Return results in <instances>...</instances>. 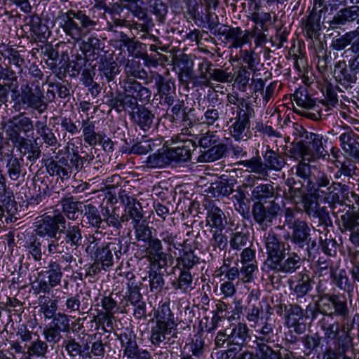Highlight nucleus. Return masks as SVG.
Masks as SVG:
<instances>
[{
    "mask_svg": "<svg viewBox=\"0 0 359 359\" xmlns=\"http://www.w3.org/2000/svg\"><path fill=\"white\" fill-rule=\"evenodd\" d=\"M32 120L24 114L13 116L3 124V130L8 140L28 159L36 161L40 156V150L28 138L34 133Z\"/></svg>",
    "mask_w": 359,
    "mask_h": 359,
    "instance_id": "obj_1",
    "label": "nucleus"
},
{
    "mask_svg": "<svg viewBox=\"0 0 359 359\" xmlns=\"http://www.w3.org/2000/svg\"><path fill=\"white\" fill-rule=\"evenodd\" d=\"M60 27L64 32L73 39L76 41L82 38V28L90 29L96 23L91 20L88 16L81 11L74 12L69 11L62 13L59 17Z\"/></svg>",
    "mask_w": 359,
    "mask_h": 359,
    "instance_id": "obj_2",
    "label": "nucleus"
},
{
    "mask_svg": "<svg viewBox=\"0 0 359 359\" xmlns=\"http://www.w3.org/2000/svg\"><path fill=\"white\" fill-rule=\"evenodd\" d=\"M337 184L330 182V180L325 175L319 176L316 179V183L310 188L309 195L312 202L318 201L324 203H333L339 199V196L336 193Z\"/></svg>",
    "mask_w": 359,
    "mask_h": 359,
    "instance_id": "obj_3",
    "label": "nucleus"
},
{
    "mask_svg": "<svg viewBox=\"0 0 359 359\" xmlns=\"http://www.w3.org/2000/svg\"><path fill=\"white\" fill-rule=\"evenodd\" d=\"M43 97V93L39 88L33 90L28 85H25L21 87L17 104L24 109L30 108L41 113L46 109Z\"/></svg>",
    "mask_w": 359,
    "mask_h": 359,
    "instance_id": "obj_4",
    "label": "nucleus"
},
{
    "mask_svg": "<svg viewBox=\"0 0 359 359\" xmlns=\"http://www.w3.org/2000/svg\"><path fill=\"white\" fill-rule=\"evenodd\" d=\"M298 149L304 161H313L323 156L325 151L322 137L320 135L309 133L305 140L299 145Z\"/></svg>",
    "mask_w": 359,
    "mask_h": 359,
    "instance_id": "obj_5",
    "label": "nucleus"
},
{
    "mask_svg": "<svg viewBox=\"0 0 359 359\" xmlns=\"http://www.w3.org/2000/svg\"><path fill=\"white\" fill-rule=\"evenodd\" d=\"M65 219L59 211H54L52 215H44L36 229V233L41 237L55 238L60 226L65 228Z\"/></svg>",
    "mask_w": 359,
    "mask_h": 359,
    "instance_id": "obj_6",
    "label": "nucleus"
},
{
    "mask_svg": "<svg viewBox=\"0 0 359 359\" xmlns=\"http://www.w3.org/2000/svg\"><path fill=\"white\" fill-rule=\"evenodd\" d=\"M62 277L60 266L56 262H51L48 270L39 273L36 290L38 292H49L53 287L60 285Z\"/></svg>",
    "mask_w": 359,
    "mask_h": 359,
    "instance_id": "obj_7",
    "label": "nucleus"
},
{
    "mask_svg": "<svg viewBox=\"0 0 359 359\" xmlns=\"http://www.w3.org/2000/svg\"><path fill=\"white\" fill-rule=\"evenodd\" d=\"M147 258L151 265L157 266L159 269L164 268L171 261V256L163 251L162 241L154 238L148 242Z\"/></svg>",
    "mask_w": 359,
    "mask_h": 359,
    "instance_id": "obj_8",
    "label": "nucleus"
},
{
    "mask_svg": "<svg viewBox=\"0 0 359 359\" xmlns=\"http://www.w3.org/2000/svg\"><path fill=\"white\" fill-rule=\"evenodd\" d=\"M149 97L150 92L147 88L136 81L129 80L125 84V95L122 102L124 106L134 108L137 104V100H143Z\"/></svg>",
    "mask_w": 359,
    "mask_h": 359,
    "instance_id": "obj_9",
    "label": "nucleus"
},
{
    "mask_svg": "<svg viewBox=\"0 0 359 359\" xmlns=\"http://www.w3.org/2000/svg\"><path fill=\"white\" fill-rule=\"evenodd\" d=\"M175 329V324L170 318H158L151 328V343L154 346H159L161 343L169 340V335Z\"/></svg>",
    "mask_w": 359,
    "mask_h": 359,
    "instance_id": "obj_10",
    "label": "nucleus"
},
{
    "mask_svg": "<svg viewBox=\"0 0 359 359\" xmlns=\"http://www.w3.org/2000/svg\"><path fill=\"white\" fill-rule=\"evenodd\" d=\"M280 210V205L274 201L262 203H256L253 205L252 213L257 222L260 224L271 223Z\"/></svg>",
    "mask_w": 359,
    "mask_h": 359,
    "instance_id": "obj_11",
    "label": "nucleus"
},
{
    "mask_svg": "<svg viewBox=\"0 0 359 359\" xmlns=\"http://www.w3.org/2000/svg\"><path fill=\"white\" fill-rule=\"evenodd\" d=\"M287 197L294 203L302 202L308 214H312L313 216H316L318 204L316 202H312L309 193L307 195H304V192L302 190V184L300 182H294L290 187Z\"/></svg>",
    "mask_w": 359,
    "mask_h": 359,
    "instance_id": "obj_12",
    "label": "nucleus"
},
{
    "mask_svg": "<svg viewBox=\"0 0 359 359\" xmlns=\"http://www.w3.org/2000/svg\"><path fill=\"white\" fill-rule=\"evenodd\" d=\"M118 339L123 348L124 356L128 358L134 359L139 357L142 350H140L136 341V337L131 331L121 333Z\"/></svg>",
    "mask_w": 359,
    "mask_h": 359,
    "instance_id": "obj_13",
    "label": "nucleus"
},
{
    "mask_svg": "<svg viewBox=\"0 0 359 359\" xmlns=\"http://www.w3.org/2000/svg\"><path fill=\"white\" fill-rule=\"evenodd\" d=\"M250 128V120L248 114L240 110L235 121L231 125L230 132L236 140H246L248 139L247 130Z\"/></svg>",
    "mask_w": 359,
    "mask_h": 359,
    "instance_id": "obj_14",
    "label": "nucleus"
},
{
    "mask_svg": "<svg viewBox=\"0 0 359 359\" xmlns=\"http://www.w3.org/2000/svg\"><path fill=\"white\" fill-rule=\"evenodd\" d=\"M212 64L207 59H203L198 65V74L193 76L191 79L196 86H210V72H212Z\"/></svg>",
    "mask_w": 359,
    "mask_h": 359,
    "instance_id": "obj_15",
    "label": "nucleus"
},
{
    "mask_svg": "<svg viewBox=\"0 0 359 359\" xmlns=\"http://www.w3.org/2000/svg\"><path fill=\"white\" fill-rule=\"evenodd\" d=\"M223 34H226V39L231 41V46L236 48L249 42L250 32H243L240 27H225Z\"/></svg>",
    "mask_w": 359,
    "mask_h": 359,
    "instance_id": "obj_16",
    "label": "nucleus"
},
{
    "mask_svg": "<svg viewBox=\"0 0 359 359\" xmlns=\"http://www.w3.org/2000/svg\"><path fill=\"white\" fill-rule=\"evenodd\" d=\"M290 229H292V241L299 247L303 248L310 241V229L304 221L297 222Z\"/></svg>",
    "mask_w": 359,
    "mask_h": 359,
    "instance_id": "obj_17",
    "label": "nucleus"
},
{
    "mask_svg": "<svg viewBox=\"0 0 359 359\" xmlns=\"http://www.w3.org/2000/svg\"><path fill=\"white\" fill-rule=\"evenodd\" d=\"M249 337V329L247 325L239 323L234 325L227 334L228 344L242 346Z\"/></svg>",
    "mask_w": 359,
    "mask_h": 359,
    "instance_id": "obj_18",
    "label": "nucleus"
},
{
    "mask_svg": "<svg viewBox=\"0 0 359 359\" xmlns=\"http://www.w3.org/2000/svg\"><path fill=\"white\" fill-rule=\"evenodd\" d=\"M47 170L51 175H57L62 178H69L71 175V168L64 158L58 161H50L47 165Z\"/></svg>",
    "mask_w": 359,
    "mask_h": 359,
    "instance_id": "obj_19",
    "label": "nucleus"
},
{
    "mask_svg": "<svg viewBox=\"0 0 359 359\" xmlns=\"http://www.w3.org/2000/svg\"><path fill=\"white\" fill-rule=\"evenodd\" d=\"M206 222L211 228H215L222 231L226 224V219L222 210L218 208H212L208 212Z\"/></svg>",
    "mask_w": 359,
    "mask_h": 359,
    "instance_id": "obj_20",
    "label": "nucleus"
},
{
    "mask_svg": "<svg viewBox=\"0 0 359 359\" xmlns=\"http://www.w3.org/2000/svg\"><path fill=\"white\" fill-rule=\"evenodd\" d=\"M169 163L185 162L191 158V150L187 146L170 148L165 150Z\"/></svg>",
    "mask_w": 359,
    "mask_h": 359,
    "instance_id": "obj_21",
    "label": "nucleus"
},
{
    "mask_svg": "<svg viewBox=\"0 0 359 359\" xmlns=\"http://www.w3.org/2000/svg\"><path fill=\"white\" fill-rule=\"evenodd\" d=\"M293 100L296 104L303 109H314L317 106L316 101L311 97L306 88L297 90L293 95Z\"/></svg>",
    "mask_w": 359,
    "mask_h": 359,
    "instance_id": "obj_22",
    "label": "nucleus"
},
{
    "mask_svg": "<svg viewBox=\"0 0 359 359\" xmlns=\"http://www.w3.org/2000/svg\"><path fill=\"white\" fill-rule=\"evenodd\" d=\"M339 140L345 152L350 156L359 157V142L350 133H342Z\"/></svg>",
    "mask_w": 359,
    "mask_h": 359,
    "instance_id": "obj_23",
    "label": "nucleus"
},
{
    "mask_svg": "<svg viewBox=\"0 0 359 359\" xmlns=\"http://www.w3.org/2000/svg\"><path fill=\"white\" fill-rule=\"evenodd\" d=\"M265 245L269 257L271 259H276V262H278L282 252L280 242L273 233H268L265 237Z\"/></svg>",
    "mask_w": 359,
    "mask_h": 359,
    "instance_id": "obj_24",
    "label": "nucleus"
},
{
    "mask_svg": "<svg viewBox=\"0 0 359 359\" xmlns=\"http://www.w3.org/2000/svg\"><path fill=\"white\" fill-rule=\"evenodd\" d=\"M84 222L95 228H101L103 221L100 215L97 208L88 204L84 206Z\"/></svg>",
    "mask_w": 359,
    "mask_h": 359,
    "instance_id": "obj_25",
    "label": "nucleus"
},
{
    "mask_svg": "<svg viewBox=\"0 0 359 359\" xmlns=\"http://www.w3.org/2000/svg\"><path fill=\"white\" fill-rule=\"evenodd\" d=\"M125 212L129 218L133 220V224L140 222L142 218V205L133 197H128Z\"/></svg>",
    "mask_w": 359,
    "mask_h": 359,
    "instance_id": "obj_26",
    "label": "nucleus"
},
{
    "mask_svg": "<svg viewBox=\"0 0 359 359\" xmlns=\"http://www.w3.org/2000/svg\"><path fill=\"white\" fill-rule=\"evenodd\" d=\"M65 242L71 246L78 247L81 244L82 235L79 225H69L64 231Z\"/></svg>",
    "mask_w": 359,
    "mask_h": 359,
    "instance_id": "obj_27",
    "label": "nucleus"
},
{
    "mask_svg": "<svg viewBox=\"0 0 359 359\" xmlns=\"http://www.w3.org/2000/svg\"><path fill=\"white\" fill-rule=\"evenodd\" d=\"M82 131L84 141L90 146L95 145L101 138V134L95 132V124L88 121H83L82 123Z\"/></svg>",
    "mask_w": 359,
    "mask_h": 359,
    "instance_id": "obj_28",
    "label": "nucleus"
},
{
    "mask_svg": "<svg viewBox=\"0 0 359 359\" xmlns=\"http://www.w3.org/2000/svg\"><path fill=\"white\" fill-rule=\"evenodd\" d=\"M114 243H109L100 249L95 255L96 259L100 262L103 268L109 267L113 264V255L111 253L112 250H115Z\"/></svg>",
    "mask_w": 359,
    "mask_h": 359,
    "instance_id": "obj_29",
    "label": "nucleus"
},
{
    "mask_svg": "<svg viewBox=\"0 0 359 359\" xmlns=\"http://www.w3.org/2000/svg\"><path fill=\"white\" fill-rule=\"evenodd\" d=\"M135 122L144 131L148 130L154 119V115L150 111L145 108L139 109L136 114L134 115Z\"/></svg>",
    "mask_w": 359,
    "mask_h": 359,
    "instance_id": "obj_30",
    "label": "nucleus"
},
{
    "mask_svg": "<svg viewBox=\"0 0 359 359\" xmlns=\"http://www.w3.org/2000/svg\"><path fill=\"white\" fill-rule=\"evenodd\" d=\"M37 133L42 137L43 142L49 146L56 143V138L51 130L47 127L46 122L37 121L35 124Z\"/></svg>",
    "mask_w": 359,
    "mask_h": 359,
    "instance_id": "obj_31",
    "label": "nucleus"
},
{
    "mask_svg": "<svg viewBox=\"0 0 359 359\" xmlns=\"http://www.w3.org/2000/svg\"><path fill=\"white\" fill-rule=\"evenodd\" d=\"M193 278L191 273L188 271H182L177 283H172L175 289H179L184 292H187L193 289Z\"/></svg>",
    "mask_w": 359,
    "mask_h": 359,
    "instance_id": "obj_32",
    "label": "nucleus"
},
{
    "mask_svg": "<svg viewBox=\"0 0 359 359\" xmlns=\"http://www.w3.org/2000/svg\"><path fill=\"white\" fill-rule=\"evenodd\" d=\"M264 158L266 165L271 169L280 170L285 164L284 159L271 149L266 151Z\"/></svg>",
    "mask_w": 359,
    "mask_h": 359,
    "instance_id": "obj_33",
    "label": "nucleus"
},
{
    "mask_svg": "<svg viewBox=\"0 0 359 359\" xmlns=\"http://www.w3.org/2000/svg\"><path fill=\"white\" fill-rule=\"evenodd\" d=\"M57 299H48L39 305V311L43 315L45 319L50 320L55 316L57 310Z\"/></svg>",
    "mask_w": 359,
    "mask_h": 359,
    "instance_id": "obj_34",
    "label": "nucleus"
},
{
    "mask_svg": "<svg viewBox=\"0 0 359 359\" xmlns=\"http://www.w3.org/2000/svg\"><path fill=\"white\" fill-rule=\"evenodd\" d=\"M147 166L150 168H163L169 165V160L165 150L161 152L154 154L147 157Z\"/></svg>",
    "mask_w": 359,
    "mask_h": 359,
    "instance_id": "obj_35",
    "label": "nucleus"
},
{
    "mask_svg": "<svg viewBox=\"0 0 359 359\" xmlns=\"http://www.w3.org/2000/svg\"><path fill=\"white\" fill-rule=\"evenodd\" d=\"M61 205L63 212L69 219L75 220L77 218L78 203L74 201L72 198L62 200Z\"/></svg>",
    "mask_w": 359,
    "mask_h": 359,
    "instance_id": "obj_36",
    "label": "nucleus"
},
{
    "mask_svg": "<svg viewBox=\"0 0 359 359\" xmlns=\"http://www.w3.org/2000/svg\"><path fill=\"white\" fill-rule=\"evenodd\" d=\"M304 316L303 310L298 305L290 306L287 311L286 325L289 327H295L299 324V321Z\"/></svg>",
    "mask_w": 359,
    "mask_h": 359,
    "instance_id": "obj_37",
    "label": "nucleus"
},
{
    "mask_svg": "<svg viewBox=\"0 0 359 359\" xmlns=\"http://www.w3.org/2000/svg\"><path fill=\"white\" fill-rule=\"evenodd\" d=\"M299 280L294 287V292L297 297H304L311 289L310 278L306 274L299 273Z\"/></svg>",
    "mask_w": 359,
    "mask_h": 359,
    "instance_id": "obj_38",
    "label": "nucleus"
},
{
    "mask_svg": "<svg viewBox=\"0 0 359 359\" xmlns=\"http://www.w3.org/2000/svg\"><path fill=\"white\" fill-rule=\"evenodd\" d=\"M273 196V189L271 184H259L254 188L252 197L256 200L271 198Z\"/></svg>",
    "mask_w": 359,
    "mask_h": 359,
    "instance_id": "obj_39",
    "label": "nucleus"
},
{
    "mask_svg": "<svg viewBox=\"0 0 359 359\" xmlns=\"http://www.w3.org/2000/svg\"><path fill=\"white\" fill-rule=\"evenodd\" d=\"M133 229L136 240L149 242L153 238H151V231L147 225L137 222L133 224Z\"/></svg>",
    "mask_w": 359,
    "mask_h": 359,
    "instance_id": "obj_40",
    "label": "nucleus"
},
{
    "mask_svg": "<svg viewBox=\"0 0 359 359\" xmlns=\"http://www.w3.org/2000/svg\"><path fill=\"white\" fill-rule=\"evenodd\" d=\"M52 319L53 321L50 324L52 326L62 332H69L70 329L69 319L66 314L59 312Z\"/></svg>",
    "mask_w": 359,
    "mask_h": 359,
    "instance_id": "obj_41",
    "label": "nucleus"
},
{
    "mask_svg": "<svg viewBox=\"0 0 359 359\" xmlns=\"http://www.w3.org/2000/svg\"><path fill=\"white\" fill-rule=\"evenodd\" d=\"M256 356L258 359H280L279 355L269 346L257 343Z\"/></svg>",
    "mask_w": 359,
    "mask_h": 359,
    "instance_id": "obj_42",
    "label": "nucleus"
},
{
    "mask_svg": "<svg viewBox=\"0 0 359 359\" xmlns=\"http://www.w3.org/2000/svg\"><path fill=\"white\" fill-rule=\"evenodd\" d=\"M7 173L11 180H17L20 175L21 165L17 158L11 157L6 164Z\"/></svg>",
    "mask_w": 359,
    "mask_h": 359,
    "instance_id": "obj_43",
    "label": "nucleus"
},
{
    "mask_svg": "<svg viewBox=\"0 0 359 359\" xmlns=\"http://www.w3.org/2000/svg\"><path fill=\"white\" fill-rule=\"evenodd\" d=\"M301 258L296 254L290 255L282 264L281 271L285 273H292L300 266Z\"/></svg>",
    "mask_w": 359,
    "mask_h": 359,
    "instance_id": "obj_44",
    "label": "nucleus"
},
{
    "mask_svg": "<svg viewBox=\"0 0 359 359\" xmlns=\"http://www.w3.org/2000/svg\"><path fill=\"white\" fill-rule=\"evenodd\" d=\"M250 73L245 68H240L236 73L235 83L237 88L241 91H245L250 81Z\"/></svg>",
    "mask_w": 359,
    "mask_h": 359,
    "instance_id": "obj_45",
    "label": "nucleus"
},
{
    "mask_svg": "<svg viewBox=\"0 0 359 359\" xmlns=\"http://www.w3.org/2000/svg\"><path fill=\"white\" fill-rule=\"evenodd\" d=\"M233 74L228 72V69H212L210 72V81L213 80L220 83H228L232 81Z\"/></svg>",
    "mask_w": 359,
    "mask_h": 359,
    "instance_id": "obj_46",
    "label": "nucleus"
},
{
    "mask_svg": "<svg viewBox=\"0 0 359 359\" xmlns=\"http://www.w3.org/2000/svg\"><path fill=\"white\" fill-rule=\"evenodd\" d=\"M227 238L220 231H215L212 238L210 241V245L214 250L217 249L220 251L225 249L227 246Z\"/></svg>",
    "mask_w": 359,
    "mask_h": 359,
    "instance_id": "obj_47",
    "label": "nucleus"
},
{
    "mask_svg": "<svg viewBox=\"0 0 359 359\" xmlns=\"http://www.w3.org/2000/svg\"><path fill=\"white\" fill-rule=\"evenodd\" d=\"M224 154L222 147L215 146L203 152L200 156L202 161L207 162H212L220 158Z\"/></svg>",
    "mask_w": 359,
    "mask_h": 359,
    "instance_id": "obj_48",
    "label": "nucleus"
},
{
    "mask_svg": "<svg viewBox=\"0 0 359 359\" xmlns=\"http://www.w3.org/2000/svg\"><path fill=\"white\" fill-rule=\"evenodd\" d=\"M48 349L46 343L41 340H36L34 341L28 348L29 355H36L38 357H43L46 355Z\"/></svg>",
    "mask_w": 359,
    "mask_h": 359,
    "instance_id": "obj_49",
    "label": "nucleus"
},
{
    "mask_svg": "<svg viewBox=\"0 0 359 359\" xmlns=\"http://www.w3.org/2000/svg\"><path fill=\"white\" fill-rule=\"evenodd\" d=\"M150 289L151 291L161 290L164 285V280L161 273L151 269L149 272Z\"/></svg>",
    "mask_w": 359,
    "mask_h": 359,
    "instance_id": "obj_50",
    "label": "nucleus"
},
{
    "mask_svg": "<svg viewBox=\"0 0 359 359\" xmlns=\"http://www.w3.org/2000/svg\"><path fill=\"white\" fill-rule=\"evenodd\" d=\"M248 241L247 236L242 232L232 233L230 238V245L232 248L240 250Z\"/></svg>",
    "mask_w": 359,
    "mask_h": 359,
    "instance_id": "obj_51",
    "label": "nucleus"
},
{
    "mask_svg": "<svg viewBox=\"0 0 359 359\" xmlns=\"http://www.w3.org/2000/svg\"><path fill=\"white\" fill-rule=\"evenodd\" d=\"M341 219L346 229L351 231L359 226V215L358 213L346 214L342 215Z\"/></svg>",
    "mask_w": 359,
    "mask_h": 359,
    "instance_id": "obj_52",
    "label": "nucleus"
},
{
    "mask_svg": "<svg viewBox=\"0 0 359 359\" xmlns=\"http://www.w3.org/2000/svg\"><path fill=\"white\" fill-rule=\"evenodd\" d=\"M61 332V330L49 325V326L43 330V334L48 342L56 344L59 342L62 338Z\"/></svg>",
    "mask_w": 359,
    "mask_h": 359,
    "instance_id": "obj_53",
    "label": "nucleus"
},
{
    "mask_svg": "<svg viewBox=\"0 0 359 359\" xmlns=\"http://www.w3.org/2000/svg\"><path fill=\"white\" fill-rule=\"evenodd\" d=\"M257 264H243L241 269L242 279L245 283H249L254 278V273L257 271Z\"/></svg>",
    "mask_w": 359,
    "mask_h": 359,
    "instance_id": "obj_54",
    "label": "nucleus"
},
{
    "mask_svg": "<svg viewBox=\"0 0 359 359\" xmlns=\"http://www.w3.org/2000/svg\"><path fill=\"white\" fill-rule=\"evenodd\" d=\"M151 150V143L150 141L144 140L137 142L132 146L130 153L135 154H146Z\"/></svg>",
    "mask_w": 359,
    "mask_h": 359,
    "instance_id": "obj_55",
    "label": "nucleus"
},
{
    "mask_svg": "<svg viewBox=\"0 0 359 359\" xmlns=\"http://www.w3.org/2000/svg\"><path fill=\"white\" fill-rule=\"evenodd\" d=\"M334 312L339 316H346L348 314V309L345 300H341L339 297L333 296Z\"/></svg>",
    "mask_w": 359,
    "mask_h": 359,
    "instance_id": "obj_56",
    "label": "nucleus"
},
{
    "mask_svg": "<svg viewBox=\"0 0 359 359\" xmlns=\"http://www.w3.org/2000/svg\"><path fill=\"white\" fill-rule=\"evenodd\" d=\"M359 16V6H351L340 12L339 18L345 21H353Z\"/></svg>",
    "mask_w": 359,
    "mask_h": 359,
    "instance_id": "obj_57",
    "label": "nucleus"
},
{
    "mask_svg": "<svg viewBox=\"0 0 359 359\" xmlns=\"http://www.w3.org/2000/svg\"><path fill=\"white\" fill-rule=\"evenodd\" d=\"M334 280L338 287L343 290H348L350 287L348 285V279L344 270H340L334 274Z\"/></svg>",
    "mask_w": 359,
    "mask_h": 359,
    "instance_id": "obj_58",
    "label": "nucleus"
},
{
    "mask_svg": "<svg viewBox=\"0 0 359 359\" xmlns=\"http://www.w3.org/2000/svg\"><path fill=\"white\" fill-rule=\"evenodd\" d=\"M333 296L323 298L319 303V309L321 313L331 315L334 310Z\"/></svg>",
    "mask_w": 359,
    "mask_h": 359,
    "instance_id": "obj_59",
    "label": "nucleus"
},
{
    "mask_svg": "<svg viewBox=\"0 0 359 359\" xmlns=\"http://www.w3.org/2000/svg\"><path fill=\"white\" fill-rule=\"evenodd\" d=\"M294 170L296 175L304 180L307 179L311 174L309 165L304 162H300L297 166L292 168V172H294Z\"/></svg>",
    "mask_w": 359,
    "mask_h": 359,
    "instance_id": "obj_60",
    "label": "nucleus"
},
{
    "mask_svg": "<svg viewBox=\"0 0 359 359\" xmlns=\"http://www.w3.org/2000/svg\"><path fill=\"white\" fill-rule=\"evenodd\" d=\"M11 197H13V194L6 185V179L2 171L0 170V199L1 201H6V198L10 200Z\"/></svg>",
    "mask_w": 359,
    "mask_h": 359,
    "instance_id": "obj_61",
    "label": "nucleus"
},
{
    "mask_svg": "<svg viewBox=\"0 0 359 359\" xmlns=\"http://www.w3.org/2000/svg\"><path fill=\"white\" fill-rule=\"evenodd\" d=\"M67 250V247L64 245V241L59 242L57 238L53 240L48 245L50 254L62 253Z\"/></svg>",
    "mask_w": 359,
    "mask_h": 359,
    "instance_id": "obj_62",
    "label": "nucleus"
},
{
    "mask_svg": "<svg viewBox=\"0 0 359 359\" xmlns=\"http://www.w3.org/2000/svg\"><path fill=\"white\" fill-rule=\"evenodd\" d=\"M305 29L307 35L310 38H313L320 30V24L315 21L312 17H309L305 25Z\"/></svg>",
    "mask_w": 359,
    "mask_h": 359,
    "instance_id": "obj_63",
    "label": "nucleus"
},
{
    "mask_svg": "<svg viewBox=\"0 0 359 359\" xmlns=\"http://www.w3.org/2000/svg\"><path fill=\"white\" fill-rule=\"evenodd\" d=\"M351 261L353 264L351 271L352 278L359 282V251H355L352 254Z\"/></svg>",
    "mask_w": 359,
    "mask_h": 359,
    "instance_id": "obj_64",
    "label": "nucleus"
}]
</instances>
